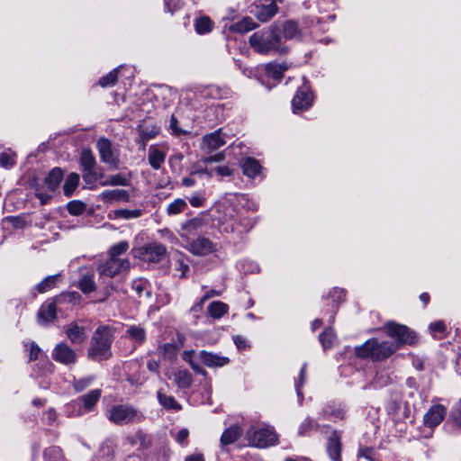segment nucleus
<instances>
[{"instance_id":"obj_1","label":"nucleus","mask_w":461,"mask_h":461,"mask_svg":"<svg viewBox=\"0 0 461 461\" xmlns=\"http://www.w3.org/2000/svg\"><path fill=\"white\" fill-rule=\"evenodd\" d=\"M250 47L259 54H285L288 48L283 41L281 29L276 23L254 32L249 40Z\"/></svg>"},{"instance_id":"obj_2","label":"nucleus","mask_w":461,"mask_h":461,"mask_svg":"<svg viewBox=\"0 0 461 461\" xmlns=\"http://www.w3.org/2000/svg\"><path fill=\"white\" fill-rule=\"evenodd\" d=\"M113 334L109 326L98 327L90 341L87 356L94 361H103L112 357L111 346Z\"/></svg>"},{"instance_id":"obj_3","label":"nucleus","mask_w":461,"mask_h":461,"mask_svg":"<svg viewBox=\"0 0 461 461\" xmlns=\"http://www.w3.org/2000/svg\"><path fill=\"white\" fill-rule=\"evenodd\" d=\"M396 351L394 344L390 341H379L371 339L356 348V354L361 358H370L373 361H382L391 357Z\"/></svg>"},{"instance_id":"obj_4","label":"nucleus","mask_w":461,"mask_h":461,"mask_svg":"<svg viewBox=\"0 0 461 461\" xmlns=\"http://www.w3.org/2000/svg\"><path fill=\"white\" fill-rule=\"evenodd\" d=\"M106 417L118 426L140 423L145 420L144 414L140 410L128 403L113 405L107 411Z\"/></svg>"},{"instance_id":"obj_5","label":"nucleus","mask_w":461,"mask_h":461,"mask_svg":"<svg viewBox=\"0 0 461 461\" xmlns=\"http://www.w3.org/2000/svg\"><path fill=\"white\" fill-rule=\"evenodd\" d=\"M386 333L389 337L395 339L396 344L394 347L396 350L402 345H412L416 341V335L414 331L410 330L407 326L389 321L384 326Z\"/></svg>"},{"instance_id":"obj_6","label":"nucleus","mask_w":461,"mask_h":461,"mask_svg":"<svg viewBox=\"0 0 461 461\" xmlns=\"http://www.w3.org/2000/svg\"><path fill=\"white\" fill-rule=\"evenodd\" d=\"M249 445L257 447H267L277 441V436L269 428L250 429L247 432Z\"/></svg>"},{"instance_id":"obj_7","label":"nucleus","mask_w":461,"mask_h":461,"mask_svg":"<svg viewBox=\"0 0 461 461\" xmlns=\"http://www.w3.org/2000/svg\"><path fill=\"white\" fill-rule=\"evenodd\" d=\"M100 159L103 163L108 164L112 168L118 169L120 167L119 151L115 149L113 143L107 138H100L96 142Z\"/></svg>"},{"instance_id":"obj_8","label":"nucleus","mask_w":461,"mask_h":461,"mask_svg":"<svg viewBox=\"0 0 461 461\" xmlns=\"http://www.w3.org/2000/svg\"><path fill=\"white\" fill-rule=\"evenodd\" d=\"M79 164L82 167L84 182L86 185H94L95 176L94 169L97 167V163L90 149H85L81 151Z\"/></svg>"},{"instance_id":"obj_9","label":"nucleus","mask_w":461,"mask_h":461,"mask_svg":"<svg viewBox=\"0 0 461 461\" xmlns=\"http://www.w3.org/2000/svg\"><path fill=\"white\" fill-rule=\"evenodd\" d=\"M130 267L131 263L128 259L113 258L109 257V259L104 264H101L97 269L101 276L113 277L122 271H128Z\"/></svg>"},{"instance_id":"obj_10","label":"nucleus","mask_w":461,"mask_h":461,"mask_svg":"<svg viewBox=\"0 0 461 461\" xmlns=\"http://www.w3.org/2000/svg\"><path fill=\"white\" fill-rule=\"evenodd\" d=\"M278 6L275 0L267 3L254 4L250 13L261 23L270 21L278 12Z\"/></svg>"},{"instance_id":"obj_11","label":"nucleus","mask_w":461,"mask_h":461,"mask_svg":"<svg viewBox=\"0 0 461 461\" xmlns=\"http://www.w3.org/2000/svg\"><path fill=\"white\" fill-rule=\"evenodd\" d=\"M61 303V297L44 303L39 309L37 319L41 325H47L57 319V304Z\"/></svg>"},{"instance_id":"obj_12","label":"nucleus","mask_w":461,"mask_h":461,"mask_svg":"<svg viewBox=\"0 0 461 461\" xmlns=\"http://www.w3.org/2000/svg\"><path fill=\"white\" fill-rule=\"evenodd\" d=\"M52 358L59 363L68 366L77 362V355L67 343L60 342L54 348Z\"/></svg>"},{"instance_id":"obj_13","label":"nucleus","mask_w":461,"mask_h":461,"mask_svg":"<svg viewBox=\"0 0 461 461\" xmlns=\"http://www.w3.org/2000/svg\"><path fill=\"white\" fill-rule=\"evenodd\" d=\"M326 451L332 461L341 460V432L334 429L329 436L326 443Z\"/></svg>"},{"instance_id":"obj_14","label":"nucleus","mask_w":461,"mask_h":461,"mask_svg":"<svg viewBox=\"0 0 461 461\" xmlns=\"http://www.w3.org/2000/svg\"><path fill=\"white\" fill-rule=\"evenodd\" d=\"M312 94L311 93L308 86H303L300 87L292 100V106L294 111L296 112L307 110L312 106Z\"/></svg>"},{"instance_id":"obj_15","label":"nucleus","mask_w":461,"mask_h":461,"mask_svg":"<svg viewBox=\"0 0 461 461\" xmlns=\"http://www.w3.org/2000/svg\"><path fill=\"white\" fill-rule=\"evenodd\" d=\"M167 256V248L159 243H150L143 248L142 258L145 261L158 263Z\"/></svg>"},{"instance_id":"obj_16","label":"nucleus","mask_w":461,"mask_h":461,"mask_svg":"<svg viewBox=\"0 0 461 461\" xmlns=\"http://www.w3.org/2000/svg\"><path fill=\"white\" fill-rule=\"evenodd\" d=\"M223 145H225V140L221 137V129L203 137L202 149L208 153L220 149Z\"/></svg>"},{"instance_id":"obj_17","label":"nucleus","mask_w":461,"mask_h":461,"mask_svg":"<svg viewBox=\"0 0 461 461\" xmlns=\"http://www.w3.org/2000/svg\"><path fill=\"white\" fill-rule=\"evenodd\" d=\"M189 251L195 256H205L214 251V245L209 239L199 237L190 242Z\"/></svg>"},{"instance_id":"obj_18","label":"nucleus","mask_w":461,"mask_h":461,"mask_svg":"<svg viewBox=\"0 0 461 461\" xmlns=\"http://www.w3.org/2000/svg\"><path fill=\"white\" fill-rule=\"evenodd\" d=\"M446 415V408L441 404L433 405L424 415V424L429 428L438 426Z\"/></svg>"},{"instance_id":"obj_19","label":"nucleus","mask_w":461,"mask_h":461,"mask_svg":"<svg viewBox=\"0 0 461 461\" xmlns=\"http://www.w3.org/2000/svg\"><path fill=\"white\" fill-rule=\"evenodd\" d=\"M201 362L208 367H221L230 362L227 357L202 350L199 353Z\"/></svg>"},{"instance_id":"obj_20","label":"nucleus","mask_w":461,"mask_h":461,"mask_svg":"<svg viewBox=\"0 0 461 461\" xmlns=\"http://www.w3.org/2000/svg\"><path fill=\"white\" fill-rule=\"evenodd\" d=\"M65 333L72 344H82L86 339L85 328L77 323L68 325L65 328Z\"/></svg>"},{"instance_id":"obj_21","label":"nucleus","mask_w":461,"mask_h":461,"mask_svg":"<svg viewBox=\"0 0 461 461\" xmlns=\"http://www.w3.org/2000/svg\"><path fill=\"white\" fill-rule=\"evenodd\" d=\"M100 197L104 203H113V202H129L130 194L128 191L124 189H113V190H105L101 194Z\"/></svg>"},{"instance_id":"obj_22","label":"nucleus","mask_w":461,"mask_h":461,"mask_svg":"<svg viewBox=\"0 0 461 461\" xmlns=\"http://www.w3.org/2000/svg\"><path fill=\"white\" fill-rule=\"evenodd\" d=\"M125 337L140 346L146 340V330L140 325H131L125 330Z\"/></svg>"},{"instance_id":"obj_23","label":"nucleus","mask_w":461,"mask_h":461,"mask_svg":"<svg viewBox=\"0 0 461 461\" xmlns=\"http://www.w3.org/2000/svg\"><path fill=\"white\" fill-rule=\"evenodd\" d=\"M64 176L60 167H54L44 179V184L50 192H54L59 185Z\"/></svg>"},{"instance_id":"obj_24","label":"nucleus","mask_w":461,"mask_h":461,"mask_svg":"<svg viewBox=\"0 0 461 461\" xmlns=\"http://www.w3.org/2000/svg\"><path fill=\"white\" fill-rule=\"evenodd\" d=\"M157 398L159 404L167 411H181L182 405L171 395H167L162 389L157 392Z\"/></svg>"},{"instance_id":"obj_25","label":"nucleus","mask_w":461,"mask_h":461,"mask_svg":"<svg viewBox=\"0 0 461 461\" xmlns=\"http://www.w3.org/2000/svg\"><path fill=\"white\" fill-rule=\"evenodd\" d=\"M243 174L250 178L256 177L261 171V165L253 158H247L241 161Z\"/></svg>"},{"instance_id":"obj_26","label":"nucleus","mask_w":461,"mask_h":461,"mask_svg":"<svg viewBox=\"0 0 461 461\" xmlns=\"http://www.w3.org/2000/svg\"><path fill=\"white\" fill-rule=\"evenodd\" d=\"M258 26L249 16H245L230 26V31L237 33H246Z\"/></svg>"},{"instance_id":"obj_27","label":"nucleus","mask_w":461,"mask_h":461,"mask_svg":"<svg viewBox=\"0 0 461 461\" xmlns=\"http://www.w3.org/2000/svg\"><path fill=\"white\" fill-rule=\"evenodd\" d=\"M283 36L285 40L300 39L302 32L296 22L289 20L283 23L282 31Z\"/></svg>"},{"instance_id":"obj_28","label":"nucleus","mask_w":461,"mask_h":461,"mask_svg":"<svg viewBox=\"0 0 461 461\" xmlns=\"http://www.w3.org/2000/svg\"><path fill=\"white\" fill-rule=\"evenodd\" d=\"M242 430L239 426H231L225 429L221 437V445L222 447L236 442L241 436Z\"/></svg>"},{"instance_id":"obj_29","label":"nucleus","mask_w":461,"mask_h":461,"mask_svg":"<svg viewBox=\"0 0 461 461\" xmlns=\"http://www.w3.org/2000/svg\"><path fill=\"white\" fill-rule=\"evenodd\" d=\"M165 159L166 154L164 151L157 149L154 146L149 147L148 160L153 169H159Z\"/></svg>"},{"instance_id":"obj_30","label":"nucleus","mask_w":461,"mask_h":461,"mask_svg":"<svg viewBox=\"0 0 461 461\" xmlns=\"http://www.w3.org/2000/svg\"><path fill=\"white\" fill-rule=\"evenodd\" d=\"M138 131L140 134V138L143 140V149H145L147 142L150 140L155 138L159 131L158 128L155 125H147V124H140L138 127Z\"/></svg>"},{"instance_id":"obj_31","label":"nucleus","mask_w":461,"mask_h":461,"mask_svg":"<svg viewBox=\"0 0 461 461\" xmlns=\"http://www.w3.org/2000/svg\"><path fill=\"white\" fill-rule=\"evenodd\" d=\"M175 383L180 389L189 388L193 384V375L187 370H178L174 374Z\"/></svg>"},{"instance_id":"obj_32","label":"nucleus","mask_w":461,"mask_h":461,"mask_svg":"<svg viewBox=\"0 0 461 461\" xmlns=\"http://www.w3.org/2000/svg\"><path fill=\"white\" fill-rule=\"evenodd\" d=\"M79 175L77 173H70L63 185L64 194L69 197L73 194L79 184Z\"/></svg>"},{"instance_id":"obj_33","label":"nucleus","mask_w":461,"mask_h":461,"mask_svg":"<svg viewBox=\"0 0 461 461\" xmlns=\"http://www.w3.org/2000/svg\"><path fill=\"white\" fill-rule=\"evenodd\" d=\"M206 223V221L202 216H197L193 219H190L182 223V230L186 231L187 233H193L200 229H202Z\"/></svg>"},{"instance_id":"obj_34","label":"nucleus","mask_w":461,"mask_h":461,"mask_svg":"<svg viewBox=\"0 0 461 461\" xmlns=\"http://www.w3.org/2000/svg\"><path fill=\"white\" fill-rule=\"evenodd\" d=\"M229 306L220 301H215L208 305V312L213 319H220L225 313H227Z\"/></svg>"},{"instance_id":"obj_35","label":"nucleus","mask_w":461,"mask_h":461,"mask_svg":"<svg viewBox=\"0 0 461 461\" xmlns=\"http://www.w3.org/2000/svg\"><path fill=\"white\" fill-rule=\"evenodd\" d=\"M287 69V67L285 65L276 64V63H268L266 66V74L268 77H271L275 80H281L284 72Z\"/></svg>"},{"instance_id":"obj_36","label":"nucleus","mask_w":461,"mask_h":461,"mask_svg":"<svg viewBox=\"0 0 461 461\" xmlns=\"http://www.w3.org/2000/svg\"><path fill=\"white\" fill-rule=\"evenodd\" d=\"M101 393L102 391L100 389H95L88 393L82 395L80 400L82 401L85 409L91 410L99 401Z\"/></svg>"},{"instance_id":"obj_37","label":"nucleus","mask_w":461,"mask_h":461,"mask_svg":"<svg viewBox=\"0 0 461 461\" xmlns=\"http://www.w3.org/2000/svg\"><path fill=\"white\" fill-rule=\"evenodd\" d=\"M129 184L130 180L122 174L109 176L105 180L100 182L101 186H127Z\"/></svg>"},{"instance_id":"obj_38","label":"nucleus","mask_w":461,"mask_h":461,"mask_svg":"<svg viewBox=\"0 0 461 461\" xmlns=\"http://www.w3.org/2000/svg\"><path fill=\"white\" fill-rule=\"evenodd\" d=\"M195 32L198 34L210 32L213 28V22L208 16L197 18L194 23Z\"/></svg>"},{"instance_id":"obj_39","label":"nucleus","mask_w":461,"mask_h":461,"mask_svg":"<svg viewBox=\"0 0 461 461\" xmlns=\"http://www.w3.org/2000/svg\"><path fill=\"white\" fill-rule=\"evenodd\" d=\"M60 275L48 276L41 283L36 285V290L40 294L46 293L47 291L54 288L57 285Z\"/></svg>"},{"instance_id":"obj_40","label":"nucleus","mask_w":461,"mask_h":461,"mask_svg":"<svg viewBox=\"0 0 461 461\" xmlns=\"http://www.w3.org/2000/svg\"><path fill=\"white\" fill-rule=\"evenodd\" d=\"M187 208L185 200L182 198L175 199L167 207V213L169 216L177 215L183 212Z\"/></svg>"},{"instance_id":"obj_41","label":"nucleus","mask_w":461,"mask_h":461,"mask_svg":"<svg viewBox=\"0 0 461 461\" xmlns=\"http://www.w3.org/2000/svg\"><path fill=\"white\" fill-rule=\"evenodd\" d=\"M322 414L325 418L336 420H343L346 414V411L342 407L327 406Z\"/></svg>"},{"instance_id":"obj_42","label":"nucleus","mask_w":461,"mask_h":461,"mask_svg":"<svg viewBox=\"0 0 461 461\" xmlns=\"http://www.w3.org/2000/svg\"><path fill=\"white\" fill-rule=\"evenodd\" d=\"M449 420L454 428L461 430V400L456 402L451 411Z\"/></svg>"},{"instance_id":"obj_43","label":"nucleus","mask_w":461,"mask_h":461,"mask_svg":"<svg viewBox=\"0 0 461 461\" xmlns=\"http://www.w3.org/2000/svg\"><path fill=\"white\" fill-rule=\"evenodd\" d=\"M178 348L176 344L166 343L159 348V352L165 358L174 360L176 358Z\"/></svg>"},{"instance_id":"obj_44","label":"nucleus","mask_w":461,"mask_h":461,"mask_svg":"<svg viewBox=\"0 0 461 461\" xmlns=\"http://www.w3.org/2000/svg\"><path fill=\"white\" fill-rule=\"evenodd\" d=\"M78 287L84 294H89L95 290V284L94 282L93 276H83L78 282Z\"/></svg>"},{"instance_id":"obj_45","label":"nucleus","mask_w":461,"mask_h":461,"mask_svg":"<svg viewBox=\"0 0 461 461\" xmlns=\"http://www.w3.org/2000/svg\"><path fill=\"white\" fill-rule=\"evenodd\" d=\"M116 218H122L129 220L132 218H139L142 215V211L140 209L128 210V209H118L114 211Z\"/></svg>"},{"instance_id":"obj_46","label":"nucleus","mask_w":461,"mask_h":461,"mask_svg":"<svg viewBox=\"0 0 461 461\" xmlns=\"http://www.w3.org/2000/svg\"><path fill=\"white\" fill-rule=\"evenodd\" d=\"M44 457L47 461H65L62 451L58 447H51L45 450Z\"/></svg>"},{"instance_id":"obj_47","label":"nucleus","mask_w":461,"mask_h":461,"mask_svg":"<svg viewBox=\"0 0 461 461\" xmlns=\"http://www.w3.org/2000/svg\"><path fill=\"white\" fill-rule=\"evenodd\" d=\"M335 335L331 328L326 329L319 336V340L321 343L324 349L330 348L332 346Z\"/></svg>"},{"instance_id":"obj_48","label":"nucleus","mask_w":461,"mask_h":461,"mask_svg":"<svg viewBox=\"0 0 461 461\" xmlns=\"http://www.w3.org/2000/svg\"><path fill=\"white\" fill-rule=\"evenodd\" d=\"M118 78V68H115L109 72L106 76L101 77L98 84L102 87L112 86L117 82Z\"/></svg>"},{"instance_id":"obj_49","label":"nucleus","mask_w":461,"mask_h":461,"mask_svg":"<svg viewBox=\"0 0 461 461\" xmlns=\"http://www.w3.org/2000/svg\"><path fill=\"white\" fill-rule=\"evenodd\" d=\"M129 249V243L127 241H121L109 249V257L113 258H119V256L122 255Z\"/></svg>"},{"instance_id":"obj_50","label":"nucleus","mask_w":461,"mask_h":461,"mask_svg":"<svg viewBox=\"0 0 461 461\" xmlns=\"http://www.w3.org/2000/svg\"><path fill=\"white\" fill-rule=\"evenodd\" d=\"M100 454L103 458H107L106 461L112 460L114 457L115 446L109 440L104 442L100 447Z\"/></svg>"},{"instance_id":"obj_51","label":"nucleus","mask_w":461,"mask_h":461,"mask_svg":"<svg viewBox=\"0 0 461 461\" xmlns=\"http://www.w3.org/2000/svg\"><path fill=\"white\" fill-rule=\"evenodd\" d=\"M86 203L74 200L68 203L67 209L71 215H80L86 211Z\"/></svg>"},{"instance_id":"obj_52","label":"nucleus","mask_w":461,"mask_h":461,"mask_svg":"<svg viewBox=\"0 0 461 461\" xmlns=\"http://www.w3.org/2000/svg\"><path fill=\"white\" fill-rule=\"evenodd\" d=\"M15 154L13 152H2L0 154V166L5 168L14 167L15 164Z\"/></svg>"},{"instance_id":"obj_53","label":"nucleus","mask_w":461,"mask_h":461,"mask_svg":"<svg viewBox=\"0 0 461 461\" xmlns=\"http://www.w3.org/2000/svg\"><path fill=\"white\" fill-rule=\"evenodd\" d=\"M135 438L140 442L141 448L146 449L149 447L151 445L150 438L149 436L141 429H139L135 434Z\"/></svg>"},{"instance_id":"obj_54","label":"nucleus","mask_w":461,"mask_h":461,"mask_svg":"<svg viewBox=\"0 0 461 461\" xmlns=\"http://www.w3.org/2000/svg\"><path fill=\"white\" fill-rule=\"evenodd\" d=\"M316 426H317V423L313 420H312L311 418H306L302 422V424L299 428V434L303 436Z\"/></svg>"},{"instance_id":"obj_55","label":"nucleus","mask_w":461,"mask_h":461,"mask_svg":"<svg viewBox=\"0 0 461 461\" xmlns=\"http://www.w3.org/2000/svg\"><path fill=\"white\" fill-rule=\"evenodd\" d=\"M92 381V377L80 378L74 381L73 386L77 392H82L91 384Z\"/></svg>"},{"instance_id":"obj_56","label":"nucleus","mask_w":461,"mask_h":461,"mask_svg":"<svg viewBox=\"0 0 461 461\" xmlns=\"http://www.w3.org/2000/svg\"><path fill=\"white\" fill-rule=\"evenodd\" d=\"M176 269L181 272V278L186 277V273L189 271V265L185 262L182 257L176 259Z\"/></svg>"},{"instance_id":"obj_57","label":"nucleus","mask_w":461,"mask_h":461,"mask_svg":"<svg viewBox=\"0 0 461 461\" xmlns=\"http://www.w3.org/2000/svg\"><path fill=\"white\" fill-rule=\"evenodd\" d=\"M205 197L202 194L193 195L189 198V203L194 207H203L205 203Z\"/></svg>"},{"instance_id":"obj_58","label":"nucleus","mask_w":461,"mask_h":461,"mask_svg":"<svg viewBox=\"0 0 461 461\" xmlns=\"http://www.w3.org/2000/svg\"><path fill=\"white\" fill-rule=\"evenodd\" d=\"M173 133L175 135H182V134H186L187 131H183L182 129H180L178 127V121L176 119V117L175 115H172L171 118H170V124H169Z\"/></svg>"},{"instance_id":"obj_59","label":"nucleus","mask_w":461,"mask_h":461,"mask_svg":"<svg viewBox=\"0 0 461 461\" xmlns=\"http://www.w3.org/2000/svg\"><path fill=\"white\" fill-rule=\"evenodd\" d=\"M446 325L442 321L433 322L429 325V330L434 334L438 332L443 334L446 331Z\"/></svg>"},{"instance_id":"obj_60","label":"nucleus","mask_w":461,"mask_h":461,"mask_svg":"<svg viewBox=\"0 0 461 461\" xmlns=\"http://www.w3.org/2000/svg\"><path fill=\"white\" fill-rule=\"evenodd\" d=\"M374 449L368 447H362L358 449V456L365 457L370 461H373L372 455Z\"/></svg>"},{"instance_id":"obj_61","label":"nucleus","mask_w":461,"mask_h":461,"mask_svg":"<svg viewBox=\"0 0 461 461\" xmlns=\"http://www.w3.org/2000/svg\"><path fill=\"white\" fill-rule=\"evenodd\" d=\"M234 343L240 350H245L249 348L247 340L241 336H235L233 338Z\"/></svg>"},{"instance_id":"obj_62","label":"nucleus","mask_w":461,"mask_h":461,"mask_svg":"<svg viewBox=\"0 0 461 461\" xmlns=\"http://www.w3.org/2000/svg\"><path fill=\"white\" fill-rule=\"evenodd\" d=\"M225 155L223 152L217 153L215 155L210 156L203 159L204 163H212V162H221L224 159Z\"/></svg>"},{"instance_id":"obj_63","label":"nucleus","mask_w":461,"mask_h":461,"mask_svg":"<svg viewBox=\"0 0 461 461\" xmlns=\"http://www.w3.org/2000/svg\"><path fill=\"white\" fill-rule=\"evenodd\" d=\"M41 353V348L35 343H32L30 348V360H35L38 358Z\"/></svg>"},{"instance_id":"obj_64","label":"nucleus","mask_w":461,"mask_h":461,"mask_svg":"<svg viewBox=\"0 0 461 461\" xmlns=\"http://www.w3.org/2000/svg\"><path fill=\"white\" fill-rule=\"evenodd\" d=\"M189 435V432L186 429H182L178 431L176 435V441L180 444H183L185 442Z\"/></svg>"}]
</instances>
